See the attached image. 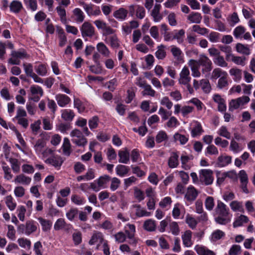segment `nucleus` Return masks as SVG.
I'll list each match as a JSON object with an SVG mask.
<instances>
[{"mask_svg":"<svg viewBox=\"0 0 255 255\" xmlns=\"http://www.w3.org/2000/svg\"><path fill=\"white\" fill-rule=\"evenodd\" d=\"M174 114L178 115L180 113L183 118H188L194 111V108L188 105L182 106L180 104H177L174 106Z\"/></svg>","mask_w":255,"mask_h":255,"instance_id":"obj_5","label":"nucleus"},{"mask_svg":"<svg viewBox=\"0 0 255 255\" xmlns=\"http://www.w3.org/2000/svg\"><path fill=\"white\" fill-rule=\"evenodd\" d=\"M111 179V178L109 175H104L100 176L98 179L95 180V182H97V184L99 186H100L101 188H104L105 187L104 186L109 183Z\"/></svg>","mask_w":255,"mask_h":255,"instance_id":"obj_39","label":"nucleus"},{"mask_svg":"<svg viewBox=\"0 0 255 255\" xmlns=\"http://www.w3.org/2000/svg\"><path fill=\"white\" fill-rule=\"evenodd\" d=\"M226 75H227V73L226 71H224L220 68H218L213 70L212 73V78L217 79L219 77L221 78Z\"/></svg>","mask_w":255,"mask_h":255,"instance_id":"obj_56","label":"nucleus"},{"mask_svg":"<svg viewBox=\"0 0 255 255\" xmlns=\"http://www.w3.org/2000/svg\"><path fill=\"white\" fill-rule=\"evenodd\" d=\"M78 213L79 210L77 208H71L66 212V216L69 220L73 221L77 217Z\"/></svg>","mask_w":255,"mask_h":255,"instance_id":"obj_50","label":"nucleus"},{"mask_svg":"<svg viewBox=\"0 0 255 255\" xmlns=\"http://www.w3.org/2000/svg\"><path fill=\"white\" fill-rule=\"evenodd\" d=\"M143 228L144 230L149 232H152L155 231L156 228V224L155 221H152L151 219L145 221L143 224Z\"/></svg>","mask_w":255,"mask_h":255,"instance_id":"obj_49","label":"nucleus"},{"mask_svg":"<svg viewBox=\"0 0 255 255\" xmlns=\"http://www.w3.org/2000/svg\"><path fill=\"white\" fill-rule=\"evenodd\" d=\"M250 101V98L246 96H243L237 99H232L229 103V110L232 112L243 107L245 105L248 104Z\"/></svg>","mask_w":255,"mask_h":255,"instance_id":"obj_4","label":"nucleus"},{"mask_svg":"<svg viewBox=\"0 0 255 255\" xmlns=\"http://www.w3.org/2000/svg\"><path fill=\"white\" fill-rule=\"evenodd\" d=\"M170 51L174 59V65L184 63V54L180 48L173 45L171 47Z\"/></svg>","mask_w":255,"mask_h":255,"instance_id":"obj_10","label":"nucleus"},{"mask_svg":"<svg viewBox=\"0 0 255 255\" xmlns=\"http://www.w3.org/2000/svg\"><path fill=\"white\" fill-rule=\"evenodd\" d=\"M9 7L10 11L15 14L19 13L23 8L22 2L17 0L12 1L9 5Z\"/></svg>","mask_w":255,"mask_h":255,"instance_id":"obj_20","label":"nucleus"},{"mask_svg":"<svg viewBox=\"0 0 255 255\" xmlns=\"http://www.w3.org/2000/svg\"><path fill=\"white\" fill-rule=\"evenodd\" d=\"M128 11L124 8H120L118 10L115 11L114 13V16L120 20H125L128 15Z\"/></svg>","mask_w":255,"mask_h":255,"instance_id":"obj_33","label":"nucleus"},{"mask_svg":"<svg viewBox=\"0 0 255 255\" xmlns=\"http://www.w3.org/2000/svg\"><path fill=\"white\" fill-rule=\"evenodd\" d=\"M178 155L176 152H173L168 159V164L170 168H173L179 165Z\"/></svg>","mask_w":255,"mask_h":255,"instance_id":"obj_36","label":"nucleus"},{"mask_svg":"<svg viewBox=\"0 0 255 255\" xmlns=\"http://www.w3.org/2000/svg\"><path fill=\"white\" fill-rule=\"evenodd\" d=\"M165 49V46L162 44L158 46L157 50L155 53V55L158 59L163 60L165 58L166 52Z\"/></svg>","mask_w":255,"mask_h":255,"instance_id":"obj_41","label":"nucleus"},{"mask_svg":"<svg viewBox=\"0 0 255 255\" xmlns=\"http://www.w3.org/2000/svg\"><path fill=\"white\" fill-rule=\"evenodd\" d=\"M212 100L218 105V110L219 112L223 113L226 111V102L223 96L219 94H215L212 96Z\"/></svg>","mask_w":255,"mask_h":255,"instance_id":"obj_11","label":"nucleus"},{"mask_svg":"<svg viewBox=\"0 0 255 255\" xmlns=\"http://www.w3.org/2000/svg\"><path fill=\"white\" fill-rule=\"evenodd\" d=\"M229 74L232 77L233 80L236 82H239L242 78V70L234 67L230 69Z\"/></svg>","mask_w":255,"mask_h":255,"instance_id":"obj_24","label":"nucleus"},{"mask_svg":"<svg viewBox=\"0 0 255 255\" xmlns=\"http://www.w3.org/2000/svg\"><path fill=\"white\" fill-rule=\"evenodd\" d=\"M71 199L72 202L76 205H84L86 202V200L84 197L77 194L72 195Z\"/></svg>","mask_w":255,"mask_h":255,"instance_id":"obj_45","label":"nucleus"},{"mask_svg":"<svg viewBox=\"0 0 255 255\" xmlns=\"http://www.w3.org/2000/svg\"><path fill=\"white\" fill-rule=\"evenodd\" d=\"M188 103H192L195 106H196L197 110L198 111H200L203 109L204 107L205 108L204 104L197 98H193L191 99L190 101H189Z\"/></svg>","mask_w":255,"mask_h":255,"instance_id":"obj_60","label":"nucleus"},{"mask_svg":"<svg viewBox=\"0 0 255 255\" xmlns=\"http://www.w3.org/2000/svg\"><path fill=\"white\" fill-rule=\"evenodd\" d=\"M161 105L165 106L167 109L170 110L173 106L172 102L167 96L163 97L160 101Z\"/></svg>","mask_w":255,"mask_h":255,"instance_id":"obj_64","label":"nucleus"},{"mask_svg":"<svg viewBox=\"0 0 255 255\" xmlns=\"http://www.w3.org/2000/svg\"><path fill=\"white\" fill-rule=\"evenodd\" d=\"M192 233L190 230H186L182 235L183 244L186 247H190L193 245V242L191 240Z\"/></svg>","mask_w":255,"mask_h":255,"instance_id":"obj_23","label":"nucleus"},{"mask_svg":"<svg viewBox=\"0 0 255 255\" xmlns=\"http://www.w3.org/2000/svg\"><path fill=\"white\" fill-rule=\"evenodd\" d=\"M185 30L183 29L174 31V40H176L179 44H182L184 41Z\"/></svg>","mask_w":255,"mask_h":255,"instance_id":"obj_28","label":"nucleus"},{"mask_svg":"<svg viewBox=\"0 0 255 255\" xmlns=\"http://www.w3.org/2000/svg\"><path fill=\"white\" fill-rule=\"evenodd\" d=\"M30 92L32 97L30 99L37 102L39 101L40 98L43 95V91L42 88L37 85H32L30 87Z\"/></svg>","mask_w":255,"mask_h":255,"instance_id":"obj_12","label":"nucleus"},{"mask_svg":"<svg viewBox=\"0 0 255 255\" xmlns=\"http://www.w3.org/2000/svg\"><path fill=\"white\" fill-rule=\"evenodd\" d=\"M119 162L127 164L129 160V153L127 150H120L119 152Z\"/></svg>","mask_w":255,"mask_h":255,"instance_id":"obj_43","label":"nucleus"},{"mask_svg":"<svg viewBox=\"0 0 255 255\" xmlns=\"http://www.w3.org/2000/svg\"><path fill=\"white\" fill-rule=\"evenodd\" d=\"M9 161L11 164V166L14 172H18L20 170V164L18 160L14 158H10Z\"/></svg>","mask_w":255,"mask_h":255,"instance_id":"obj_59","label":"nucleus"},{"mask_svg":"<svg viewBox=\"0 0 255 255\" xmlns=\"http://www.w3.org/2000/svg\"><path fill=\"white\" fill-rule=\"evenodd\" d=\"M214 63L222 67H226L228 66V63L225 60L223 56H221L220 54L217 57L213 58Z\"/></svg>","mask_w":255,"mask_h":255,"instance_id":"obj_51","label":"nucleus"},{"mask_svg":"<svg viewBox=\"0 0 255 255\" xmlns=\"http://www.w3.org/2000/svg\"><path fill=\"white\" fill-rule=\"evenodd\" d=\"M72 141L79 146H84L87 143V139L84 136L80 138H73L72 139Z\"/></svg>","mask_w":255,"mask_h":255,"instance_id":"obj_62","label":"nucleus"},{"mask_svg":"<svg viewBox=\"0 0 255 255\" xmlns=\"http://www.w3.org/2000/svg\"><path fill=\"white\" fill-rule=\"evenodd\" d=\"M200 86L203 91L206 93H209L211 89L209 82L206 79H202L200 81Z\"/></svg>","mask_w":255,"mask_h":255,"instance_id":"obj_61","label":"nucleus"},{"mask_svg":"<svg viewBox=\"0 0 255 255\" xmlns=\"http://www.w3.org/2000/svg\"><path fill=\"white\" fill-rule=\"evenodd\" d=\"M17 243L19 246L23 248L30 249L31 248V241L26 238H21L17 240Z\"/></svg>","mask_w":255,"mask_h":255,"instance_id":"obj_55","label":"nucleus"},{"mask_svg":"<svg viewBox=\"0 0 255 255\" xmlns=\"http://www.w3.org/2000/svg\"><path fill=\"white\" fill-rule=\"evenodd\" d=\"M72 18L77 23L84 21L85 15L83 11L79 8H75L73 10Z\"/></svg>","mask_w":255,"mask_h":255,"instance_id":"obj_19","label":"nucleus"},{"mask_svg":"<svg viewBox=\"0 0 255 255\" xmlns=\"http://www.w3.org/2000/svg\"><path fill=\"white\" fill-rule=\"evenodd\" d=\"M202 19L201 14L197 12H192L187 16V19L190 23L199 24L201 22Z\"/></svg>","mask_w":255,"mask_h":255,"instance_id":"obj_27","label":"nucleus"},{"mask_svg":"<svg viewBox=\"0 0 255 255\" xmlns=\"http://www.w3.org/2000/svg\"><path fill=\"white\" fill-rule=\"evenodd\" d=\"M227 60H231L235 64L244 66L247 63V58L244 56H237L234 54L226 56Z\"/></svg>","mask_w":255,"mask_h":255,"instance_id":"obj_16","label":"nucleus"},{"mask_svg":"<svg viewBox=\"0 0 255 255\" xmlns=\"http://www.w3.org/2000/svg\"><path fill=\"white\" fill-rule=\"evenodd\" d=\"M188 65L191 68L192 75L194 77H199L201 75L199 71L200 66L196 60L191 59L188 62Z\"/></svg>","mask_w":255,"mask_h":255,"instance_id":"obj_18","label":"nucleus"},{"mask_svg":"<svg viewBox=\"0 0 255 255\" xmlns=\"http://www.w3.org/2000/svg\"><path fill=\"white\" fill-rule=\"evenodd\" d=\"M174 138L175 141H179L181 144H185L188 140V135H184L179 133H176L174 135Z\"/></svg>","mask_w":255,"mask_h":255,"instance_id":"obj_58","label":"nucleus"},{"mask_svg":"<svg viewBox=\"0 0 255 255\" xmlns=\"http://www.w3.org/2000/svg\"><path fill=\"white\" fill-rule=\"evenodd\" d=\"M99 240H100V242L101 244L104 242L103 234L100 232L93 234L89 242V244L90 245H95Z\"/></svg>","mask_w":255,"mask_h":255,"instance_id":"obj_40","label":"nucleus"},{"mask_svg":"<svg viewBox=\"0 0 255 255\" xmlns=\"http://www.w3.org/2000/svg\"><path fill=\"white\" fill-rule=\"evenodd\" d=\"M36 223L33 220H28L26 222L25 235L29 236L37 230Z\"/></svg>","mask_w":255,"mask_h":255,"instance_id":"obj_29","label":"nucleus"},{"mask_svg":"<svg viewBox=\"0 0 255 255\" xmlns=\"http://www.w3.org/2000/svg\"><path fill=\"white\" fill-rule=\"evenodd\" d=\"M63 160L60 157H52L47 159V162L58 169L61 166Z\"/></svg>","mask_w":255,"mask_h":255,"instance_id":"obj_35","label":"nucleus"},{"mask_svg":"<svg viewBox=\"0 0 255 255\" xmlns=\"http://www.w3.org/2000/svg\"><path fill=\"white\" fill-rule=\"evenodd\" d=\"M161 8V4L156 3L153 7V8L151 11L150 14L153 18V21L155 22H159L163 18V16L160 12Z\"/></svg>","mask_w":255,"mask_h":255,"instance_id":"obj_15","label":"nucleus"},{"mask_svg":"<svg viewBox=\"0 0 255 255\" xmlns=\"http://www.w3.org/2000/svg\"><path fill=\"white\" fill-rule=\"evenodd\" d=\"M55 100L58 106L60 107H67L71 102V100L67 95L59 94L55 96Z\"/></svg>","mask_w":255,"mask_h":255,"instance_id":"obj_14","label":"nucleus"},{"mask_svg":"<svg viewBox=\"0 0 255 255\" xmlns=\"http://www.w3.org/2000/svg\"><path fill=\"white\" fill-rule=\"evenodd\" d=\"M125 235L128 238H131L133 235H135V226L133 224L128 223L125 227Z\"/></svg>","mask_w":255,"mask_h":255,"instance_id":"obj_38","label":"nucleus"},{"mask_svg":"<svg viewBox=\"0 0 255 255\" xmlns=\"http://www.w3.org/2000/svg\"><path fill=\"white\" fill-rule=\"evenodd\" d=\"M31 180V178L27 177L23 174L17 175L15 179V182L26 185L30 184Z\"/></svg>","mask_w":255,"mask_h":255,"instance_id":"obj_47","label":"nucleus"},{"mask_svg":"<svg viewBox=\"0 0 255 255\" xmlns=\"http://www.w3.org/2000/svg\"><path fill=\"white\" fill-rule=\"evenodd\" d=\"M231 209L234 211H239L242 213H244L245 210L243 208L242 203L238 201H233L230 204Z\"/></svg>","mask_w":255,"mask_h":255,"instance_id":"obj_42","label":"nucleus"},{"mask_svg":"<svg viewBox=\"0 0 255 255\" xmlns=\"http://www.w3.org/2000/svg\"><path fill=\"white\" fill-rule=\"evenodd\" d=\"M129 171V167L124 165L119 164L116 168V174L120 177H124Z\"/></svg>","mask_w":255,"mask_h":255,"instance_id":"obj_32","label":"nucleus"},{"mask_svg":"<svg viewBox=\"0 0 255 255\" xmlns=\"http://www.w3.org/2000/svg\"><path fill=\"white\" fill-rule=\"evenodd\" d=\"M127 96L126 99V103L129 104L133 100L135 96V89L133 87L129 88L127 91Z\"/></svg>","mask_w":255,"mask_h":255,"instance_id":"obj_57","label":"nucleus"},{"mask_svg":"<svg viewBox=\"0 0 255 255\" xmlns=\"http://www.w3.org/2000/svg\"><path fill=\"white\" fill-rule=\"evenodd\" d=\"M232 162V157L231 156H220L218 158L217 162L216 165L217 167H225Z\"/></svg>","mask_w":255,"mask_h":255,"instance_id":"obj_26","label":"nucleus"},{"mask_svg":"<svg viewBox=\"0 0 255 255\" xmlns=\"http://www.w3.org/2000/svg\"><path fill=\"white\" fill-rule=\"evenodd\" d=\"M249 221V218L247 216L241 215L235 219L233 224V227L235 228L241 227L243 226L244 223H247Z\"/></svg>","mask_w":255,"mask_h":255,"instance_id":"obj_31","label":"nucleus"},{"mask_svg":"<svg viewBox=\"0 0 255 255\" xmlns=\"http://www.w3.org/2000/svg\"><path fill=\"white\" fill-rule=\"evenodd\" d=\"M213 172L209 169H201L199 171L200 180L205 185H209L213 183L214 177Z\"/></svg>","mask_w":255,"mask_h":255,"instance_id":"obj_6","label":"nucleus"},{"mask_svg":"<svg viewBox=\"0 0 255 255\" xmlns=\"http://www.w3.org/2000/svg\"><path fill=\"white\" fill-rule=\"evenodd\" d=\"M199 66H202V72L205 73L210 72L212 70V61L205 55H201L199 59L196 60Z\"/></svg>","mask_w":255,"mask_h":255,"instance_id":"obj_7","label":"nucleus"},{"mask_svg":"<svg viewBox=\"0 0 255 255\" xmlns=\"http://www.w3.org/2000/svg\"><path fill=\"white\" fill-rule=\"evenodd\" d=\"M225 236V233L223 231L217 229L214 231L211 235V240L216 242Z\"/></svg>","mask_w":255,"mask_h":255,"instance_id":"obj_48","label":"nucleus"},{"mask_svg":"<svg viewBox=\"0 0 255 255\" xmlns=\"http://www.w3.org/2000/svg\"><path fill=\"white\" fill-rule=\"evenodd\" d=\"M136 16L139 19H143L145 15V10L142 6L136 5L135 6Z\"/></svg>","mask_w":255,"mask_h":255,"instance_id":"obj_63","label":"nucleus"},{"mask_svg":"<svg viewBox=\"0 0 255 255\" xmlns=\"http://www.w3.org/2000/svg\"><path fill=\"white\" fill-rule=\"evenodd\" d=\"M82 36L83 38L92 37L95 34V28L88 21L84 22L80 27Z\"/></svg>","mask_w":255,"mask_h":255,"instance_id":"obj_8","label":"nucleus"},{"mask_svg":"<svg viewBox=\"0 0 255 255\" xmlns=\"http://www.w3.org/2000/svg\"><path fill=\"white\" fill-rule=\"evenodd\" d=\"M246 28L242 25L236 27L233 31V35L236 38H243L246 40H251L252 36L249 32H246Z\"/></svg>","mask_w":255,"mask_h":255,"instance_id":"obj_9","label":"nucleus"},{"mask_svg":"<svg viewBox=\"0 0 255 255\" xmlns=\"http://www.w3.org/2000/svg\"><path fill=\"white\" fill-rule=\"evenodd\" d=\"M10 56L11 57L8 60V62L12 65H19L20 63V59H27L29 58V55L23 49L12 50Z\"/></svg>","mask_w":255,"mask_h":255,"instance_id":"obj_2","label":"nucleus"},{"mask_svg":"<svg viewBox=\"0 0 255 255\" xmlns=\"http://www.w3.org/2000/svg\"><path fill=\"white\" fill-rule=\"evenodd\" d=\"M37 74L41 76H44L47 73V65L45 64L39 63L34 66Z\"/></svg>","mask_w":255,"mask_h":255,"instance_id":"obj_34","label":"nucleus"},{"mask_svg":"<svg viewBox=\"0 0 255 255\" xmlns=\"http://www.w3.org/2000/svg\"><path fill=\"white\" fill-rule=\"evenodd\" d=\"M231 172H224L222 173L220 171H216V174L217 177V184L220 186L224 182L227 177L232 178L233 176L231 175Z\"/></svg>","mask_w":255,"mask_h":255,"instance_id":"obj_21","label":"nucleus"},{"mask_svg":"<svg viewBox=\"0 0 255 255\" xmlns=\"http://www.w3.org/2000/svg\"><path fill=\"white\" fill-rule=\"evenodd\" d=\"M56 10L59 16L61 22L65 23L67 21L66 10L62 5H60L56 7Z\"/></svg>","mask_w":255,"mask_h":255,"instance_id":"obj_44","label":"nucleus"},{"mask_svg":"<svg viewBox=\"0 0 255 255\" xmlns=\"http://www.w3.org/2000/svg\"><path fill=\"white\" fill-rule=\"evenodd\" d=\"M38 220L42 226V231L47 232L49 231L52 227V223L49 220L43 219L42 217H39Z\"/></svg>","mask_w":255,"mask_h":255,"instance_id":"obj_37","label":"nucleus"},{"mask_svg":"<svg viewBox=\"0 0 255 255\" xmlns=\"http://www.w3.org/2000/svg\"><path fill=\"white\" fill-rule=\"evenodd\" d=\"M192 31L201 35H205L209 32V30L205 27H201L200 25L195 24L192 27Z\"/></svg>","mask_w":255,"mask_h":255,"instance_id":"obj_52","label":"nucleus"},{"mask_svg":"<svg viewBox=\"0 0 255 255\" xmlns=\"http://www.w3.org/2000/svg\"><path fill=\"white\" fill-rule=\"evenodd\" d=\"M236 50L239 53L248 55L250 54V50L247 45L242 43H237L236 46Z\"/></svg>","mask_w":255,"mask_h":255,"instance_id":"obj_46","label":"nucleus"},{"mask_svg":"<svg viewBox=\"0 0 255 255\" xmlns=\"http://www.w3.org/2000/svg\"><path fill=\"white\" fill-rule=\"evenodd\" d=\"M63 151L65 155L69 156L71 153V145L69 140L67 138H64V143L62 145Z\"/></svg>","mask_w":255,"mask_h":255,"instance_id":"obj_54","label":"nucleus"},{"mask_svg":"<svg viewBox=\"0 0 255 255\" xmlns=\"http://www.w3.org/2000/svg\"><path fill=\"white\" fill-rule=\"evenodd\" d=\"M216 214L218 215L215 217V221L216 223L222 225H226L231 221V218L230 217V209L222 201L218 200L217 205L215 208Z\"/></svg>","mask_w":255,"mask_h":255,"instance_id":"obj_1","label":"nucleus"},{"mask_svg":"<svg viewBox=\"0 0 255 255\" xmlns=\"http://www.w3.org/2000/svg\"><path fill=\"white\" fill-rule=\"evenodd\" d=\"M97 51L103 57L109 58L111 56V51L108 47L102 42H99L96 45Z\"/></svg>","mask_w":255,"mask_h":255,"instance_id":"obj_17","label":"nucleus"},{"mask_svg":"<svg viewBox=\"0 0 255 255\" xmlns=\"http://www.w3.org/2000/svg\"><path fill=\"white\" fill-rule=\"evenodd\" d=\"M143 88L144 89V90L141 92L142 96H150L151 97L155 96L156 92L152 88L150 85L147 84Z\"/></svg>","mask_w":255,"mask_h":255,"instance_id":"obj_53","label":"nucleus"},{"mask_svg":"<svg viewBox=\"0 0 255 255\" xmlns=\"http://www.w3.org/2000/svg\"><path fill=\"white\" fill-rule=\"evenodd\" d=\"M105 41L113 49H117L120 46V40L116 35H112L107 37Z\"/></svg>","mask_w":255,"mask_h":255,"instance_id":"obj_22","label":"nucleus"},{"mask_svg":"<svg viewBox=\"0 0 255 255\" xmlns=\"http://www.w3.org/2000/svg\"><path fill=\"white\" fill-rule=\"evenodd\" d=\"M194 249L199 255H215L213 251L202 246L197 245Z\"/></svg>","mask_w":255,"mask_h":255,"instance_id":"obj_30","label":"nucleus"},{"mask_svg":"<svg viewBox=\"0 0 255 255\" xmlns=\"http://www.w3.org/2000/svg\"><path fill=\"white\" fill-rule=\"evenodd\" d=\"M198 192L192 185L188 186L184 198L190 203L195 201L198 195Z\"/></svg>","mask_w":255,"mask_h":255,"instance_id":"obj_13","label":"nucleus"},{"mask_svg":"<svg viewBox=\"0 0 255 255\" xmlns=\"http://www.w3.org/2000/svg\"><path fill=\"white\" fill-rule=\"evenodd\" d=\"M61 113V118L66 122H71L75 116L74 111L71 109L62 110Z\"/></svg>","mask_w":255,"mask_h":255,"instance_id":"obj_25","label":"nucleus"},{"mask_svg":"<svg viewBox=\"0 0 255 255\" xmlns=\"http://www.w3.org/2000/svg\"><path fill=\"white\" fill-rule=\"evenodd\" d=\"M191 79L189 70L187 67L184 66L179 74L178 83L180 85L185 86L188 91L192 93L193 90L190 84Z\"/></svg>","mask_w":255,"mask_h":255,"instance_id":"obj_3","label":"nucleus"}]
</instances>
